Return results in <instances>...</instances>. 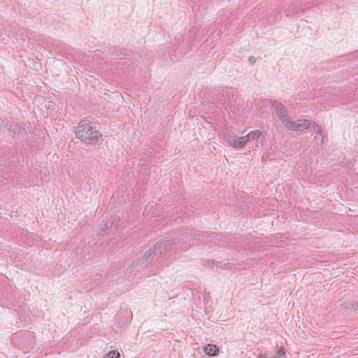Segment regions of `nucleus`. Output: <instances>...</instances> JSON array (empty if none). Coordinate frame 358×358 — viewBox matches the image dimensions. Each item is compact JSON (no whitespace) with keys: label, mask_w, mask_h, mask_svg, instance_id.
Listing matches in <instances>:
<instances>
[{"label":"nucleus","mask_w":358,"mask_h":358,"mask_svg":"<svg viewBox=\"0 0 358 358\" xmlns=\"http://www.w3.org/2000/svg\"><path fill=\"white\" fill-rule=\"evenodd\" d=\"M192 237V234H186L179 237H167L158 241L153 248L145 252L141 259L131 264L132 268L144 269L148 264H152L168 251H173L177 254L187 250L194 244Z\"/></svg>","instance_id":"1"},{"label":"nucleus","mask_w":358,"mask_h":358,"mask_svg":"<svg viewBox=\"0 0 358 358\" xmlns=\"http://www.w3.org/2000/svg\"><path fill=\"white\" fill-rule=\"evenodd\" d=\"M74 132L78 139L87 145L102 143V134L96 129V127H92L84 121L78 123Z\"/></svg>","instance_id":"2"},{"label":"nucleus","mask_w":358,"mask_h":358,"mask_svg":"<svg viewBox=\"0 0 358 358\" xmlns=\"http://www.w3.org/2000/svg\"><path fill=\"white\" fill-rule=\"evenodd\" d=\"M271 106L275 109V113L282 125L287 129L292 127V121L288 117L285 107L276 100H270Z\"/></svg>","instance_id":"3"},{"label":"nucleus","mask_w":358,"mask_h":358,"mask_svg":"<svg viewBox=\"0 0 358 358\" xmlns=\"http://www.w3.org/2000/svg\"><path fill=\"white\" fill-rule=\"evenodd\" d=\"M311 122L309 120H299L296 122L292 121V127H287V129L294 131H302L311 126Z\"/></svg>","instance_id":"4"},{"label":"nucleus","mask_w":358,"mask_h":358,"mask_svg":"<svg viewBox=\"0 0 358 358\" xmlns=\"http://www.w3.org/2000/svg\"><path fill=\"white\" fill-rule=\"evenodd\" d=\"M203 351L207 355L212 357L217 355L219 352V348L214 344H208L204 347Z\"/></svg>","instance_id":"5"},{"label":"nucleus","mask_w":358,"mask_h":358,"mask_svg":"<svg viewBox=\"0 0 358 358\" xmlns=\"http://www.w3.org/2000/svg\"><path fill=\"white\" fill-rule=\"evenodd\" d=\"M228 144L235 148H241L239 137L237 136H229L227 138Z\"/></svg>","instance_id":"6"},{"label":"nucleus","mask_w":358,"mask_h":358,"mask_svg":"<svg viewBox=\"0 0 358 358\" xmlns=\"http://www.w3.org/2000/svg\"><path fill=\"white\" fill-rule=\"evenodd\" d=\"M286 355V350L285 349V347L283 345H276L275 347V352L273 355V358H282L285 357Z\"/></svg>","instance_id":"7"},{"label":"nucleus","mask_w":358,"mask_h":358,"mask_svg":"<svg viewBox=\"0 0 358 358\" xmlns=\"http://www.w3.org/2000/svg\"><path fill=\"white\" fill-rule=\"evenodd\" d=\"M248 135L250 141H252L255 139H257L262 135V131L259 130H255L248 133Z\"/></svg>","instance_id":"8"},{"label":"nucleus","mask_w":358,"mask_h":358,"mask_svg":"<svg viewBox=\"0 0 358 358\" xmlns=\"http://www.w3.org/2000/svg\"><path fill=\"white\" fill-rule=\"evenodd\" d=\"M120 353L117 350H111L108 352L103 358H119Z\"/></svg>","instance_id":"9"},{"label":"nucleus","mask_w":358,"mask_h":358,"mask_svg":"<svg viewBox=\"0 0 358 358\" xmlns=\"http://www.w3.org/2000/svg\"><path fill=\"white\" fill-rule=\"evenodd\" d=\"M240 143L241 144V148L244 147L246 143L250 141L248 135L239 137Z\"/></svg>","instance_id":"10"},{"label":"nucleus","mask_w":358,"mask_h":358,"mask_svg":"<svg viewBox=\"0 0 358 358\" xmlns=\"http://www.w3.org/2000/svg\"><path fill=\"white\" fill-rule=\"evenodd\" d=\"M312 127L315 129L314 131L317 133V134H319L320 136L322 135L323 131H322L321 127L317 124L313 123L312 124Z\"/></svg>","instance_id":"11"},{"label":"nucleus","mask_w":358,"mask_h":358,"mask_svg":"<svg viewBox=\"0 0 358 358\" xmlns=\"http://www.w3.org/2000/svg\"><path fill=\"white\" fill-rule=\"evenodd\" d=\"M248 62L250 64L253 65L256 62V59L253 56H250L248 57Z\"/></svg>","instance_id":"12"},{"label":"nucleus","mask_w":358,"mask_h":358,"mask_svg":"<svg viewBox=\"0 0 358 358\" xmlns=\"http://www.w3.org/2000/svg\"><path fill=\"white\" fill-rule=\"evenodd\" d=\"M113 220V222H118L120 219V216L118 215H114L113 217H112Z\"/></svg>","instance_id":"13"},{"label":"nucleus","mask_w":358,"mask_h":358,"mask_svg":"<svg viewBox=\"0 0 358 358\" xmlns=\"http://www.w3.org/2000/svg\"><path fill=\"white\" fill-rule=\"evenodd\" d=\"M220 330H222V328H218V327H217V329H216V331H215V332H213V333H214V334H222V331H220Z\"/></svg>","instance_id":"14"},{"label":"nucleus","mask_w":358,"mask_h":358,"mask_svg":"<svg viewBox=\"0 0 358 358\" xmlns=\"http://www.w3.org/2000/svg\"><path fill=\"white\" fill-rule=\"evenodd\" d=\"M323 141H324V136H322V138H321V141H320V143H323Z\"/></svg>","instance_id":"15"},{"label":"nucleus","mask_w":358,"mask_h":358,"mask_svg":"<svg viewBox=\"0 0 358 358\" xmlns=\"http://www.w3.org/2000/svg\"><path fill=\"white\" fill-rule=\"evenodd\" d=\"M20 131H21L22 133H23V132H24V129H20Z\"/></svg>","instance_id":"16"},{"label":"nucleus","mask_w":358,"mask_h":358,"mask_svg":"<svg viewBox=\"0 0 358 358\" xmlns=\"http://www.w3.org/2000/svg\"><path fill=\"white\" fill-rule=\"evenodd\" d=\"M357 308H358V305H357Z\"/></svg>","instance_id":"17"}]
</instances>
